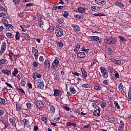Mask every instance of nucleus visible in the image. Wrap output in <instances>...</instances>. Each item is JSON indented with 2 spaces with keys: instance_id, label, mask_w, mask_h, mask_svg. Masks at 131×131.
<instances>
[{
  "instance_id": "1",
  "label": "nucleus",
  "mask_w": 131,
  "mask_h": 131,
  "mask_svg": "<svg viewBox=\"0 0 131 131\" xmlns=\"http://www.w3.org/2000/svg\"><path fill=\"white\" fill-rule=\"evenodd\" d=\"M59 58H56L52 63L51 67L52 70H56L59 67Z\"/></svg>"
},
{
  "instance_id": "2",
  "label": "nucleus",
  "mask_w": 131,
  "mask_h": 131,
  "mask_svg": "<svg viewBox=\"0 0 131 131\" xmlns=\"http://www.w3.org/2000/svg\"><path fill=\"white\" fill-rule=\"evenodd\" d=\"M55 34L57 37H61L64 34V30L60 28H57L55 30Z\"/></svg>"
},
{
  "instance_id": "3",
  "label": "nucleus",
  "mask_w": 131,
  "mask_h": 131,
  "mask_svg": "<svg viewBox=\"0 0 131 131\" xmlns=\"http://www.w3.org/2000/svg\"><path fill=\"white\" fill-rule=\"evenodd\" d=\"M116 42V40L112 37L107 38L105 40V43L107 45H114Z\"/></svg>"
},
{
  "instance_id": "4",
  "label": "nucleus",
  "mask_w": 131,
  "mask_h": 131,
  "mask_svg": "<svg viewBox=\"0 0 131 131\" xmlns=\"http://www.w3.org/2000/svg\"><path fill=\"white\" fill-rule=\"evenodd\" d=\"M36 105L37 106V108L38 109H40L41 110L42 108L45 107V104H43V102L41 100H37Z\"/></svg>"
},
{
  "instance_id": "5",
  "label": "nucleus",
  "mask_w": 131,
  "mask_h": 131,
  "mask_svg": "<svg viewBox=\"0 0 131 131\" xmlns=\"http://www.w3.org/2000/svg\"><path fill=\"white\" fill-rule=\"evenodd\" d=\"M6 47H7V43H6V42H3L2 43L1 49L0 50V55H2L4 54V53H5V51H6Z\"/></svg>"
},
{
  "instance_id": "6",
  "label": "nucleus",
  "mask_w": 131,
  "mask_h": 131,
  "mask_svg": "<svg viewBox=\"0 0 131 131\" xmlns=\"http://www.w3.org/2000/svg\"><path fill=\"white\" fill-rule=\"evenodd\" d=\"M32 53H33L35 60H37L38 57V50L34 47L32 48Z\"/></svg>"
},
{
  "instance_id": "7",
  "label": "nucleus",
  "mask_w": 131,
  "mask_h": 131,
  "mask_svg": "<svg viewBox=\"0 0 131 131\" xmlns=\"http://www.w3.org/2000/svg\"><path fill=\"white\" fill-rule=\"evenodd\" d=\"M90 38L92 41H98V40H101V38L98 36H90Z\"/></svg>"
},
{
  "instance_id": "8",
  "label": "nucleus",
  "mask_w": 131,
  "mask_h": 131,
  "mask_svg": "<svg viewBox=\"0 0 131 131\" xmlns=\"http://www.w3.org/2000/svg\"><path fill=\"white\" fill-rule=\"evenodd\" d=\"M43 64L46 69H50L51 68V63H50V61L49 60H46L43 62Z\"/></svg>"
},
{
  "instance_id": "9",
  "label": "nucleus",
  "mask_w": 131,
  "mask_h": 131,
  "mask_svg": "<svg viewBox=\"0 0 131 131\" xmlns=\"http://www.w3.org/2000/svg\"><path fill=\"white\" fill-rule=\"evenodd\" d=\"M95 2L97 5H100V6H105L106 5V1L104 0H96Z\"/></svg>"
},
{
  "instance_id": "10",
  "label": "nucleus",
  "mask_w": 131,
  "mask_h": 131,
  "mask_svg": "<svg viewBox=\"0 0 131 131\" xmlns=\"http://www.w3.org/2000/svg\"><path fill=\"white\" fill-rule=\"evenodd\" d=\"M81 72L82 74V77L84 79H86V77H88V73H86V71L84 70V68H82L81 69Z\"/></svg>"
},
{
  "instance_id": "11",
  "label": "nucleus",
  "mask_w": 131,
  "mask_h": 131,
  "mask_svg": "<svg viewBox=\"0 0 131 131\" xmlns=\"http://www.w3.org/2000/svg\"><path fill=\"white\" fill-rule=\"evenodd\" d=\"M77 56L79 59H83V58H85V54L83 52L78 53Z\"/></svg>"
},
{
  "instance_id": "12",
  "label": "nucleus",
  "mask_w": 131,
  "mask_h": 131,
  "mask_svg": "<svg viewBox=\"0 0 131 131\" xmlns=\"http://www.w3.org/2000/svg\"><path fill=\"white\" fill-rule=\"evenodd\" d=\"M91 9L93 12H98L99 11V10H100L99 7L95 5L91 6Z\"/></svg>"
},
{
  "instance_id": "13",
  "label": "nucleus",
  "mask_w": 131,
  "mask_h": 131,
  "mask_svg": "<svg viewBox=\"0 0 131 131\" xmlns=\"http://www.w3.org/2000/svg\"><path fill=\"white\" fill-rule=\"evenodd\" d=\"M71 26H72L73 29L76 30V31H79L80 30V27L77 25L72 24L71 25Z\"/></svg>"
},
{
  "instance_id": "14",
  "label": "nucleus",
  "mask_w": 131,
  "mask_h": 131,
  "mask_svg": "<svg viewBox=\"0 0 131 131\" xmlns=\"http://www.w3.org/2000/svg\"><path fill=\"white\" fill-rule=\"evenodd\" d=\"M2 73H4L5 75H7L9 76L10 74H11V71L8 70H2Z\"/></svg>"
},
{
  "instance_id": "15",
  "label": "nucleus",
  "mask_w": 131,
  "mask_h": 131,
  "mask_svg": "<svg viewBox=\"0 0 131 131\" xmlns=\"http://www.w3.org/2000/svg\"><path fill=\"white\" fill-rule=\"evenodd\" d=\"M54 96H60L61 95V91L59 90H54Z\"/></svg>"
},
{
  "instance_id": "16",
  "label": "nucleus",
  "mask_w": 131,
  "mask_h": 131,
  "mask_svg": "<svg viewBox=\"0 0 131 131\" xmlns=\"http://www.w3.org/2000/svg\"><path fill=\"white\" fill-rule=\"evenodd\" d=\"M115 5L119 6V8H121V9H122V8H124V5L121 2H115Z\"/></svg>"
},
{
  "instance_id": "17",
  "label": "nucleus",
  "mask_w": 131,
  "mask_h": 131,
  "mask_svg": "<svg viewBox=\"0 0 131 131\" xmlns=\"http://www.w3.org/2000/svg\"><path fill=\"white\" fill-rule=\"evenodd\" d=\"M70 92L72 93V94H75L76 93V90H75V88H74V86H70Z\"/></svg>"
},
{
  "instance_id": "18",
  "label": "nucleus",
  "mask_w": 131,
  "mask_h": 131,
  "mask_svg": "<svg viewBox=\"0 0 131 131\" xmlns=\"http://www.w3.org/2000/svg\"><path fill=\"white\" fill-rule=\"evenodd\" d=\"M85 9L83 7H79V8H78V12H79V13H85Z\"/></svg>"
},
{
  "instance_id": "19",
  "label": "nucleus",
  "mask_w": 131,
  "mask_h": 131,
  "mask_svg": "<svg viewBox=\"0 0 131 131\" xmlns=\"http://www.w3.org/2000/svg\"><path fill=\"white\" fill-rule=\"evenodd\" d=\"M23 36L25 38V39H27V40H30V36L29 35L25 34V33H23Z\"/></svg>"
},
{
  "instance_id": "20",
  "label": "nucleus",
  "mask_w": 131,
  "mask_h": 131,
  "mask_svg": "<svg viewBox=\"0 0 131 131\" xmlns=\"http://www.w3.org/2000/svg\"><path fill=\"white\" fill-rule=\"evenodd\" d=\"M99 69H100V71H101L102 74L103 73H106V72H107V69H106V68H105L104 67H100L99 68Z\"/></svg>"
},
{
  "instance_id": "21",
  "label": "nucleus",
  "mask_w": 131,
  "mask_h": 131,
  "mask_svg": "<svg viewBox=\"0 0 131 131\" xmlns=\"http://www.w3.org/2000/svg\"><path fill=\"white\" fill-rule=\"evenodd\" d=\"M6 26L7 27L6 29L8 31H10V30H11V29H13L14 28V26H13L12 25H10L9 24L7 25H6Z\"/></svg>"
},
{
  "instance_id": "22",
  "label": "nucleus",
  "mask_w": 131,
  "mask_h": 131,
  "mask_svg": "<svg viewBox=\"0 0 131 131\" xmlns=\"http://www.w3.org/2000/svg\"><path fill=\"white\" fill-rule=\"evenodd\" d=\"M6 36H7V37H8V38H13L14 36H15V35L12 34V33H9V32L6 34Z\"/></svg>"
},
{
  "instance_id": "23",
  "label": "nucleus",
  "mask_w": 131,
  "mask_h": 131,
  "mask_svg": "<svg viewBox=\"0 0 131 131\" xmlns=\"http://www.w3.org/2000/svg\"><path fill=\"white\" fill-rule=\"evenodd\" d=\"M54 28L53 26H50L49 28L47 30V32H49V33H51V32H54Z\"/></svg>"
},
{
  "instance_id": "24",
  "label": "nucleus",
  "mask_w": 131,
  "mask_h": 131,
  "mask_svg": "<svg viewBox=\"0 0 131 131\" xmlns=\"http://www.w3.org/2000/svg\"><path fill=\"white\" fill-rule=\"evenodd\" d=\"M93 115L94 116H101V114L100 113V112L98 111H95L93 113Z\"/></svg>"
},
{
  "instance_id": "25",
  "label": "nucleus",
  "mask_w": 131,
  "mask_h": 131,
  "mask_svg": "<svg viewBox=\"0 0 131 131\" xmlns=\"http://www.w3.org/2000/svg\"><path fill=\"white\" fill-rule=\"evenodd\" d=\"M67 126H74V127H75V126H76V124L68 122L67 124Z\"/></svg>"
},
{
  "instance_id": "26",
  "label": "nucleus",
  "mask_w": 131,
  "mask_h": 131,
  "mask_svg": "<svg viewBox=\"0 0 131 131\" xmlns=\"http://www.w3.org/2000/svg\"><path fill=\"white\" fill-rule=\"evenodd\" d=\"M112 62H113L114 64H116L117 65H120V64H121V61L119 60L113 59L112 60Z\"/></svg>"
},
{
  "instance_id": "27",
  "label": "nucleus",
  "mask_w": 131,
  "mask_h": 131,
  "mask_svg": "<svg viewBox=\"0 0 131 131\" xmlns=\"http://www.w3.org/2000/svg\"><path fill=\"white\" fill-rule=\"evenodd\" d=\"M82 86L85 89H91V85L89 83H84L82 85Z\"/></svg>"
},
{
  "instance_id": "28",
  "label": "nucleus",
  "mask_w": 131,
  "mask_h": 131,
  "mask_svg": "<svg viewBox=\"0 0 131 131\" xmlns=\"http://www.w3.org/2000/svg\"><path fill=\"white\" fill-rule=\"evenodd\" d=\"M37 86L39 89H42L45 86L43 83H37Z\"/></svg>"
},
{
  "instance_id": "29",
  "label": "nucleus",
  "mask_w": 131,
  "mask_h": 131,
  "mask_svg": "<svg viewBox=\"0 0 131 131\" xmlns=\"http://www.w3.org/2000/svg\"><path fill=\"white\" fill-rule=\"evenodd\" d=\"M16 107L17 111H18L19 112H20V111L22 110V108H21V105H20V104L16 103Z\"/></svg>"
},
{
  "instance_id": "30",
  "label": "nucleus",
  "mask_w": 131,
  "mask_h": 131,
  "mask_svg": "<svg viewBox=\"0 0 131 131\" xmlns=\"http://www.w3.org/2000/svg\"><path fill=\"white\" fill-rule=\"evenodd\" d=\"M38 25L39 26V27H40V28H41L42 29V28H43V21L42 20H40V21H38Z\"/></svg>"
},
{
  "instance_id": "31",
  "label": "nucleus",
  "mask_w": 131,
  "mask_h": 131,
  "mask_svg": "<svg viewBox=\"0 0 131 131\" xmlns=\"http://www.w3.org/2000/svg\"><path fill=\"white\" fill-rule=\"evenodd\" d=\"M57 45L59 49H62V48H63V46H64L62 42H58Z\"/></svg>"
},
{
  "instance_id": "32",
  "label": "nucleus",
  "mask_w": 131,
  "mask_h": 131,
  "mask_svg": "<svg viewBox=\"0 0 131 131\" xmlns=\"http://www.w3.org/2000/svg\"><path fill=\"white\" fill-rule=\"evenodd\" d=\"M20 38V33H19L18 32H16V35H15V39H16V40H19Z\"/></svg>"
},
{
  "instance_id": "33",
  "label": "nucleus",
  "mask_w": 131,
  "mask_h": 131,
  "mask_svg": "<svg viewBox=\"0 0 131 131\" xmlns=\"http://www.w3.org/2000/svg\"><path fill=\"white\" fill-rule=\"evenodd\" d=\"M14 71L12 72V75L13 76H16L18 74V70L17 69H14Z\"/></svg>"
},
{
  "instance_id": "34",
  "label": "nucleus",
  "mask_w": 131,
  "mask_h": 131,
  "mask_svg": "<svg viewBox=\"0 0 131 131\" xmlns=\"http://www.w3.org/2000/svg\"><path fill=\"white\" fill-rule=\"evenodd\" d=\"M2 22L6 25V26L9 24V23L8 21V20L6 19L5 18H3L2 19Z\"/></svg>"
},
{
  "instance_id": "35",
  "label": "nucleus",
  "mask_w": 131,
  "mask_h": 131,
  "mask_svg": "<svg viewBox=\"0 0 131 131\" xmlns=\"http://www.w3.org/2000/svg\"><path fill=\"white\" fill-rule=\"evenodd\" d=\"M18 17L19 18H24L25 17V13L24 12H20L18 14Z\"/></svg>"
},
{
  "instance_id": "36",
  "label": "nucleus",
  "mask_w": 131,
  "mask_h": 131,
  "mask_svg": "<svg viewBox=\"0 0 131 131\" xmlns=\"http://www.w3.org/2000/svg\"><path fill=\"white\" fill-rule=\"evenodd\" d=\"M114 105H115V107H116V108H117V109H120V106L118 104V101H115Z\"/></svg>"
},
{
  "instance_id": "37",
  "label": "nucleus",
  "mask_w": 131,
  "mask_h": 131,
  "mask_svg": "<svg viewBox=\"0 0 131 131\" xmlns=\"http://www.w3.org/2000/svg\"><path fill=\"white\" fill-rule=\"evenodd\" d=\"M69 16V12L64 11V14H63V17H64V18H67Z\"/></svg>"
},
{
  "instance_id": "38",
  "label": "nucleus",
  "mask_w": 131,
  "mask_h": 131,
  "mask_svg": "<svg viewBox=\"0 0 131 131\" xmlns=\"http://www.w3.org/2000/svg\"><path fill=\"white\" fill-rule=\"evenodd\" d=\"M102 77L103 78H108V72L102 73Z\"/></svg>"
},
{
  "instance_id": "39",
  "label": "nucleus",
  "mask_w": 131,
  "mask_h": 131,
  "mask_svg": "<svg viewBox=\"0 0 131 131\" xmlns=\"http://www.w3.org/2000/svg\"><path fill=\"white\" fill-rule=\"evenodd\" d=\"M50 109L51 112H53V113H55L56 108H55V106H53V105H51L50 107Z\"/></svg>"
},
{
  "instance_id": "40",
  "label": "nucleus",
  "mask_w": 131,
  "mask_h": 131,
  "mask_svg": "<svg viewBox=\"0 0 131 131\" xmlns=\"http://www.w3.org/2000/svg\"><path fill=\"white\" fill-rule=\"evenodd\" d=\"M81 52H84L85 53H89V49H85L84 47L81 48Z\"/></svg>"
},
{
  "instance_id": "41",
  "label": "nucleus",
  "mask_w": 131,
  "mask_h": 131,
  "mask_svg": "<svg viewBox=\"0 0 131 131\" xmlns=\"http://www.w3.org/2000/svg\"><path fill=\"white\" fill-rule=\"evenodd\" d=\"M118 88L121 92H122V91H123V85H122V83L119 84Z\"/></svg>"
},
{
  "instance_id": "42",
  "label": "nucleus",
  "mask_w": 131,
  "mask_h": 131,
  "mask_svg": "<svg viewBox=\"0 0 131 131\" xmlns=\"http://www.w3.org/2000/svg\"><path fill=\"white\" fill-rule=\"evenodd\" d=\"M93 15L96 17H102V16H104L103 13H95Z\"/></svg>"
},
{
  "instance_id": "43",
  "label": "nucleus",
  "mask_w": 131,
  "mask_h": 131,
  "mask_svg": "<svg viewBox=\"0 0 131 131\" xmlns=\"http://www.w3.org/2000/svg\"><path fill=\"white\" fill-rule=\"evenodd\" d=\"M119 126H120L121 127H124V123L123 122V121L121 120L120 121V124H119Z\"/></svg>"
},
{
  "instance_id": "44",
  "label": "nucleus",
  "mask_w": 131,
  "mask_h": 131,
  "mask_svg": "<svg viewBox=\"0 0 131 131\" xmlns=\"http://www.w3.org/2000/svg\"><path fill=\"white\" fill-rule=\"evenodd\" d=\"M5 99L0 98V105H4L5 104Z\"/></svg>"
},
{
  "instance_id": "45",
  "label": "nucleus",
  "mask_w": 131,
  "mask_h": 131,
  "mask_svg": "<svg viewBox=\"0 0 131 131\" xmlns=\"http://www.w3.org/2000/svg\"><path fill=\"white\" fill-rule=\"evenodd\" d=\"M23 122H24V125H27V124L29 123V121H28V120L27 119H24Z\"/></svg>"
},
{
  "instance_id": "46",
  "label": "nucleus",
  "mask_w": 131,
  "mask_h": 131,
  "mask_svg": "<svg viewBox=\"0 0 131 131\" xmlns=\"http://www.w3.org/2000/svg\"><path fill=\"white\" fill-rule=\"evenodd\" d=\"M0 17L1 18H7V15L4 13H0Z\"/></svg>"
},
{
  "instance_id": "47",
  "label": "nucleus",
  "mask_w": 131,
  "mask_h": 131,
  "mask_svg": "<svg viewBox=\"0 0 131 131\" xmlns=\"http://www.w3.org/2000/svg\"><path fill=\"white\" fill-rule=\"evenodd\" d=\"M16 90H17V91H18L19 92H20V93H22V94H25V92L21 88H16Z\"/></svg>"
},
{
  "instance_id": "48",
  "label": "nucleus",
  "mask_w": 131,
  "mask_h": 131,
  "mask_svg": "<svg viewBox=\"0 0 131 131\" xmlns=\"http://www.w3.org/2000/svg\"><path fill=\"white\" fill-rule=\"evenodd\" d=\"M20 83L23 86H24L26 84V81L24 80V79H23L20 82Z\"/></svg>"
},
{
  "instance_id": "49",
  "label": "nucleus",
  "mask_w": 131,
  "mask_h": 131,
  "mask_svg": "<svg viewBox=\"0 0 131 131\" xmlns=\"http://www.w3.org/2000/svg\"><path fill=\"white\" fill-rule=\"evenodd\" d=\"M57 22L58 23H59V24H61L62 23H64V20L62 18H59L58 20H57Z\"/></svg>"
},
{
  "instance_id": "50",
  "label": "nucleus",
  "mask_w": 131,
  "mask_h": 131,
  "mask_svg": "<svg viewBox=\"0 0 131 131\" xmlns=\"http://www.w3.org/2000/svg\"><path fill=\"white\" fill-rule=\"evenodd\" d=\"M106 106H107V103H106V102H104L101 104V107L102 109H104V108H105V107H106Z\"/></svg>"
},
{
  "instance_id": "51",
  "label": "nucleus",
  "mask_w": 131,
  "mask_h": 131,
  "mask_svg": "<svg viewBox=\"0 0 131 131\" xmlns=\"http://www.w3.org/2000/svg\"><path fill=\"white\" fill-rule=\"evenodd\" d=\"M119 38H120L121 41H122L123 42L124 41H126L125 38H124L123 36H120Z\"/></svg>"
},
{
  "instance_id": "52",
  "label": "nucleus",
  "mask_w": 131,
  "mask_h": 131,
  "mask_svg": "<svg viewBox=\"0 0 131 131\" xmlns=\"http://www.w3.org/2000/svg\"><path fill=\"white\" fill-rule=\"evenodd\" d=\"M94 90H101V86H100L99 85H95L94 86Z\"/></svg>"
},
{
  "instance_id": "53",
  "label": "nucleus",
  "mask_w": 131,
  "mask_h": 131,
  "mask_svg": "<svg viewBox=\"0 0 131 131\" xmlns=\"http://www.w3.org/2000/svg\"><path fill=\"white\" fill-rule=\"evenodd\" d=\"M107 70L108 71V72H110V73H113V68H108L107 69Z\"/></svg>"
},
{
  "instance_id": "54",
  "label": "nucleus",
  "mask_w": 131,
  "mask_h": 131,
  "mask_svg": "<svg viewBox=\"0 0 131 131\" xmlns=\"http://www.w3.org/2000/svg\"><path fill=\"white\" fill-rule=\"evenodd\" d=\"M13 3H14V5H18L19 3H20V0H12Z\"/></svg>"
},
{
  "instance_id": "55",
  "label": "nucleus",
  "mask_w": 131,
  "mask_h": 131,
  "mask_svg": "<svg viewBox=\"0 0 131 131\" xmlns=\"http://www.w3.org/2000/svg\"><path fill=\"white\" fill-rule=\"evenodd\" d=\"M63 109L66 110V111H69L71 108H70V107H68L67 106H65L63 107Z\"/></svg>"
},
{
  "instance_id": "56",
  "label": "nucleus",
  "mask_w": 131,
  "mask_h": 131,
  "mask_svg": "<svg viewBox=\"0 0 131 131\" xmlns=\"http://www.w3.org/2000/svg\"><path fill=\"white\" fill-rule=\"evenodd\" d=\"M0 10L3 12H7V9L5 8L4 7L0 6Z\"/></svg>"
},
{
  "instance_id": "57",
  "label": "nucleus",
  "mask_w": 131,
  "mask_h": 131,
  "mask_svg": "<svg viewBox=\"0 0 131 131\" xmlns=\"http://www.w3.org/2000/svg\"><path fill=\"white\" fill-rule=\"evenodd\" d=\"M33 66L34 67H37V66H38V62L36 61H34L33 63Z\"/></svg>"
},
{
  "instance_id": "58",
  "label": "nucleus",
  "mask_w": 131,
  "mask_h": 131,
  "mask_svg": "<svg viewBox=\"0 0 131 131\" xmlns=\"http://www.w3.org/2000/svg\"><path fill=\"white\" fill-rule=\"evenodd\" d=\"M39 61L41 62V63H42L44 61V59H43V57L42 56H40L39 57Z\"/></svg>"
},
{
  "instance_id": "59",
  "label": "nucleus",
  "mask_w": 131,
  "mask_h": 131,
  "mask_svg": "<svg viewBox=\"0 0 131 131\" xmlns=\"http://www.w3.org/2000/svg\"><path fill=\"white\" fill-rule=\"evenodd\" d=\"M114 75H115V79H117V78H119V74L116 73Z\"/></svg>"
},
{
  "instance_id": "60",
  "label": "nucleus",
  "mask_w": 131,
  "mask_h": 131,
  "mask_svg": "<svg viewBox=\"0 0 131 131\" xmlns=\"http://www.w3.org/2000/svg\"><path fill=\"white\" fill-rule=\"evenodd\" d=\"M37 83H43V80L42 79H39Z\"/></svg>"
},
{
  "instance_id": "61",
  "label": "nucleus",
  "mask_w": 131,
  "mask_h": 131,
  "mask_svg": "<svg viewBox=\"0 0 131 131\" xmlns=\"http://www.w3.org/2000/svg\"><path fill=\"white\" fill-rule=\"evenodd\" d=\"M128 97H129V98H131V86L130 87V90L128 92Z\"/></svg>"
},
{
  "instance_id": "62",
  "label": "nucleus",
  "mask_w": 131,
  "mask_h": 131,
  "mask_svg": "<svg viewBox=\"0 0 131 131\" xmlns=\"http://www.w3.org/2000/svg\"><path fill=\"white\" fill-rule=\"evenodd\" d=\"M124 128V127L119 126L118 127V130L119 131H123Z\"/></svg>"
},
{
  "instance_id": "63",
  "label": "nucleus",
  "mask_w": 131,
  "mask_h": 131,
  "mask_svg": "<svg viewBox=\"0 0 131 131\" xmlns=\"http://www.w3.org/2000/svg\"><path fill=\"white\" fill-rule=\"evenodd\" d=\"M107 50L108 54H111L112 53V49H111V48H108Z\"/></svg>"
},
{
  "instance_id": "64",
  "label": "nucleus",
  "mask_w": 131,
  "mask_h": 131,
  "mask_svg": "<svg viewBox=\"0 0 131 131\" xmlns=\"http://www.w3.org/2000/svg\"><path fill=\"white\" fill-rule=\"evenodd\" d=\"M45 17L46 18H47V19H49V18H50V13H45Z\"/></svg>"
}]
</instances>
